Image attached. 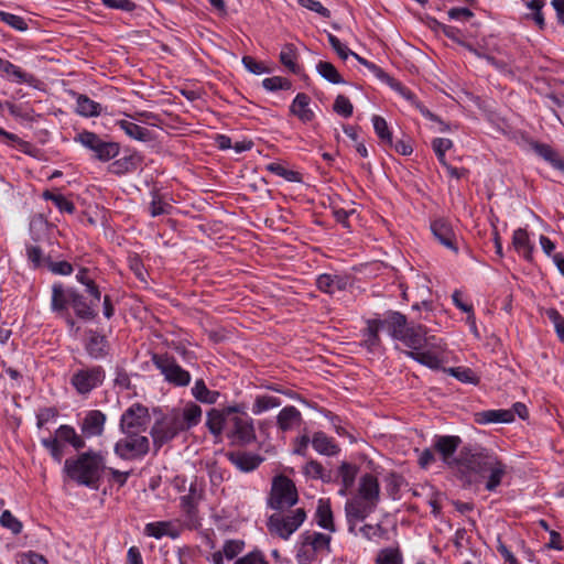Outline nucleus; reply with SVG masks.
<instances>
[{"mask_svg": "<svg viewBox=\"0 0 564 564\" xmlns=\"http://www.w3.org/2000/svg\"><path fill=\"white\" fill-rule=\"evenodd\" d=\"M200 420L202 408L194 402H188L181 409H173L153 424L151 436L154 446L160 448L181 432L196 426Z\"/></svg>", "mask_w": 564, "mask_h": 564, "instance_id": "f257e3e1", "label": "nucleus"}, {"mask_svg": "<svg viewBox=\"0 0 564 564\" xmlns=\"http://www.w3.org/2000/svg\"><path fill=\"white\" fill-rule=\"evenodd\" d=\"M467 477L475 478V482H484L488 491H495L507 475V465L494 453L480 451L467 454L460 459Z\"/></svg>", "mask_w": 564, "mask_h": 564, "instance_id": "f03ea898", "label": "nucleus"}, {"mask_svg": "<svg viewBox=\"0 0 564 564\" xmlns=\"http://www.w3.org/2000/svg\"><path fill=\"white\" fill-rule=\"evenodd\" d=\"M106 469L105 457L101 453L87 451L64 463L65 475L79 486L97 489L102 473Z\"/></svg>", "mask_w": 564, "mask_h": 564, "instance_id": "7ed1b4c3", "label": "nucleus"}, {"mask_svg": "<svg viewBox=\"0 0 564 564\" xmlns=\"http://www.w3.org/2000/svg\"><path fill=\"white\" fill-rule=\"evenodd\" d=\"M409 348L404 354L413 360L432 369L441 366L440 358L432 351L438 347L435 336L427 334V328L423 325L409 326L398 338Z\"/></svg>", "mask_w": 564, "mask_h": 564, "instance_id": "20e7f679", "label": "nucleus"}, {"mask_svg": "<svg viewBox=\"0 0 564 564\" xmlns=\"http://www.w3.org/2000/svg\"><path fill=\"white\" fill-rule=\"evenodd\" d=\"M332 535L329 533H321L316 531L303 532L296 543L295 558L299 564H311L324 556H328L330 549Z\"/></svg>", "mask_w": 564, "mask_h": 564, "instance_id": "39448f33", "label": "nucleus"}, {"mask_svg": "<svg viewBox=\"0 0 564 564\" xmlns=\"http://www.w3.org/2000/svg\"><path fill=\"white\" fill-rule=\"evenodd\" d=\"M74 141L90 151L93 158L101 162H108L115 159L120 151L119 143L104 140L95 132L87 130L77 133Z\"/></svg>", "mask_w": 564, "mask_h": 564, "instance_id": "423d86ee", "label": "nucleus"}, {"mask_svg": "<svg viewBox=\"0 0 564 564\" xmlns=\"http://www.w3.org/2000/svg\"><path fill=\"white\" fill-rule=\"evenodd\" d=\"M306 513L297 508L289 514L274 513L268 520L269 531L281 539L288 540L305 521Z\"/></svg>", "mask_w": 564, "mask_h": 564, "instance_id": "0eeeda50", "label": "nucleus"}, {"mask_svg": "<svg viewBox=\"0 0 564 564\" xmlns=\"http://www.w3.org/2000/svg\"><path fill=\"white\" fill-rule=\"evenodd\" d=\"M124 437L115 444V454L122 459L133 460L144 457L150 449L149 438L140 433H123Z\"/></svg>", "mask_w": 564, "mask_h": 564, "instance_id": "6e6552de", "label": "nucleus"}, {"mask_svg": "<svg viewBox=\"0 0 564 564\" xmlns=\"http://www.w3.org/2000/svg\"><path fill=\"white\" fill-rule=\"evenodd\" d=\"M297 502L295 485L285 476H278L273 479L269 506L275 510H283Z\"/></svg>", "mask_w": 564, "mask_h": 564, "instance_id": "1a4fd4ad", "label": "nucleus"}, {"mask_svg": "<svg viewBox=\"0 0 564 564\" xmlns=\"http://www.w3.org/2000/svg\"><path fill=\"white\" fill-rule=\"evenodd\" d=\"M104 380L105 370L102 367L93 366L77 369L70 378V383L79 394H88L99 387Z\"/></svg>", "mask_w": 564, "mask_h": 564, "instance_id": "9d476101", "label": "nucleus"}, {"mask_svg": "<svg viewBox=\"0 0 564 564\" xmlns=\"http://www.w3.org/2000/svg\"><path fill=\"white\" fill-rule=\"evenodd\" d=\"M152 361L170 383L180 387H185L189 383V372L184 370L173 358L166 355H154Z\"/></svg>", "mask_w": 564, "mask_h": 564, "instance_id": "9b49d317", "label": "nucleus"}, {"mask_svg": "<svg viewBox=\"0 0 564 564\" xmlns=\"http://www.w3.org/2000/svg\"><path fill=\"white\" fill-rule=\"evenodd\" d=\"M150 420L148 408L134 403L122 413L120 430L122 433H141L147 430Z\"/></svg>", "mask_w": 564, "mask_h": 564, "instance_id": "f8f14e48", "label": "nucleus"}, {"mask_svg": "<svg viewBox=\"0 0 564 564\" xmlns=\"http://www.w3.org/2000/svg\"><path fill=\"white\" fill-rule=\"evenodd\" d=\"M462 444V438L456 435H441L436 436L433 442V448L441 455L442 460L448 466H457L460 473L465 471V468L460 465V459L470 452H462L458 459H454L453 455Z\"/></svg>", "mask_w": 564, "mask_h": 564, "instance_id": "ddd939ff", "label": "nucleus"}, {"mask_svg": "<svg viewBox=\"0 0 564 564\" xmlns=\"http://www.w3.org/2000/svg\"><path fill=\"white\" fill-rule=\"evenodd\" d=\"M377 507L378 506L373 502L364 500L358 496H354L348 499L345 505V513L349 525V532L357 535L358 533L355 532L357 523L364 521L377 509Z\"/></svg>", "mask_w": 564, "mask_h": 564, "instance_id": "4468645a", "label": "nucleus"}, {"mask_svg": "<svg viewBox=\"0 0 564 564\" xmlns=\"http://www.w3.org/2000/svg\"><path fill=\"white\" fill-rule=\"evenodd\" d=\"M229 423L231 424L230 436L235 438V441L248 444L256 438V432L253 427V421L248 415L242 416H234L230 419Z\"/></svg>", "mask_w": 564, "mask_h": 564, "instance_id": "2eb2a0df", "label": "nucleus"}, {"mask_svg": "<svg viewBox=\"0 0 564 564\" xmlns=\"http://www.w3.org/2000/svg\"><path fill=\"white\" fill-rule=\"evenodd\" d=\"M0 76L9 82L29 86H35L37 79L34 75L23 70L20 66L14 65L8 59L0 57Z\"/></svg>", "mask_w": 564, "mask_h": 564, "instance_id": "dca6fc26", "label": "nucleus"}, {"mask_svg": "<svg viewBox=\"0 0 564 564\" xmlns=\"http://www.w3.org/2000/svg\"><path fill=\"white\" fill-rule=\"evenodd\" d=\"M245 549V542L239 539L226 540L219 550L210 553L206 558L213 564H225L236 558Z\"/></svg>", "mask_w": 564, "mask_h": 564, "instance_id": "f3484780", "label": "nucleus"}, {"mask_svg": "<svg viewBox=\"0 0 564 564\" xmlns=\"http://www.w3.org/2000/svg\"><path fill=\"white\" fill-rule=\"evenodd\" d=\"M106 421L107 416L101 411H88L80 423V430L83 435L86 437H95L102 435Z\"/></svg>", "mask_w": 564, "mask_h": 564, "instance_id": "a211bd4d", "label": "nucleus"}, {"mask_svg": "<svg viewBox=\"0 0 564 564\" xmlns=\"http://www.w3.org/2000/svg\"><path fill=\"white\" fill-rule=\"evenodd\" d=\"M350 285L348 276L338 274H321L316 279V286L319 291L329 295H335L338 292L346 291Z\"/></svg>", "mask_w": 564, "mask_h": 564, "instance_id": "6ab92c4d", "label": "nucleus"}, {"mask_svg": "<svg viewBox=\"0 0 564 564\" xmlns=\"http://www.w3.org/2000/svg\"><path fill=\"white\" fill-rule=\"evenodd\" d=\"M431 230L440 243L454 252L458 251L457 238L448 221L436 219L431 224Z\"/></svg>", "mask_w": 564, "mask_h": 564, "instance_id": "aec40b11", "label": "nucleus"}, {"mask_svg": "<svg viewBox=\"0 0 564 564\" xmlns=\"http://www.w3.org/2000/svg\"><path fill=\"white\" fill-rule=\"evenodd\" d=\"M356 496L378 506L380 502V485L377 477L371 474L361 476Z\"/></svg>", "mask_w": 564, "mask_h": 564, "instance_id": "412c9836", "label": "nucleus"}, {"mask_svg": "<svg viewBox=\"0 0 564 564\" xmlns=\"http://www.w3.org/2000/svg\"><path fill=\"white\" fill-rule=\"evenodd\" d=\"M116 126L119 127L129 138L141 141L150 142L154 139L152 131L143 128L128 117L116 121Z\"/></svg>", "mask_w": 564, "mask_h": 564, "instance_id": "4be33fe9", "label": "nucleus"}, {"mask_svg": "<svg viewBox=\"0 0 564 564\" xmlns=\"http://www.w3.org/2000/svg\"><path fill=\"white\" fill-rule=\"evenodd\" d=\"M383 328L381 319L367 321V327L362 330L361 345L369 351H376L380 347L379 330Z\"/></svg>", "mask_w": 564, "mask_h": 564, "instance_id": "5701e85b", "label": "nucleus"}, {"mask_svg": "<svg viewBox=\"0 0 564 564\" xmlns=\"http://www.w3.org/2000/svg\"><path fill=\"white\" fill-rule=\"evenodd\" d=\"M310 101L311 99L307 95L300 93L290 106L291 113L304 123L311 122L314 119V111L310 107Z\"/></svg>", "mask_w": 564, "mask_h": 564, "instance_id": "b1692460", "label": "nucleus"}, {"mask_svg": "<svg viewBox=\"0 0 564 564\" xmlns=\"http://www.w3.org/2000/svg\"><path fill=\"white\" fill-rule=\"evenodd\" d=\"M475 422L478 424L511 423L513 422V411L503 409L480 411L475 413Z\"/></svg>", "mask_w": 564, "mask_h": 564, "instance_id": "393cba45", "label": "nucleus"}, {"mask_svg": "<svg viewBox=\"0 0 564 564\" xmlns=\"http://www.w3.org/2000/svg\"><path fill=\"white\" fill-rule=\"evenodd\" d=\"M313 448L321 455L335 456L339 452L338 445L324 432H315L311 440Z\"/></svg>", "mask_w": 564, "mask_h": 564, "instance_id": "a878e982", "label": "nucleus"}, {"mask_svg": "<svg viewBox=\"0 0 564 564\" xmlns=\"http://www.w3.org/2000/svg\"><path fill=\"white\" fill-rule=\"evenodd\" d=\"M532 149L552 167L564 173V160L552 147H550L549 144L534 142L532 143Z\"/></svg>", "mask_w": 564, "mask_h": 564, "instance_id": "bb28decb", "label": "nucleus"}, {"mask_svg": "<svg viewBox=\"0 0 564 564\" xmlns=\"http://www.w3.org/2000/svg\"><path fill=\"white\" fill-rule=\"evenodd\" d=\"M229 460L239 470L249 473L254 470L263 459L260 456L250 453H232L229 455Z\"/></svg>", "mask_w": 564, "mask_h": 564, "instance_id": "cd10ccee", "label": "nucleus"}, {"mask_svg": "<svg viewBox=\"0 0 564 564\" xmlns=\"http://www.w3.org/2000/svg\"><path fill=\"white\" fill-rule=\"evenodd\" d=\"M69 305L80 318L90 319L95 317L94 303L87 304L84 296L73 289H69Z\"/></svg>", "mask_w": 564, "mask_h": 564, "instance_id": "c85d7f7f", "label": "nucleus"}, {"mask_svg": "<svg viewBox=\"0 0 564 564\" xmlns=\"http://www.w3.org/2000/svg\"><path fill=\"white\" fill-rule=\"evenodd\" d=\"M86 351L94 359L105 357L108 351L105 336L90 332L86 341Z\"/></svg>", "mask_w": 564, "mask_h": 564, "instance_id": "c756f323", "label": "nucleus"}, {"mask_svg": "<svg viewBox=\"0 0 564 564\" xmlns=\"http://www.w3.org/2000/svg\"><path fill=\"white\" fill-rule=\"evenodd\" d=\"M381 322L383 323V327H387L394 339H398L409 327L406 317L399 312L390 313L388 317Z\"/></svg>", "mask_w": 564, "mask_h": 564, "instance_id": "7c9ffc66", "label": "nucleus"}, {"mask_svg": "<svg viewBox=\"0 0 564 564\" xmlns=\"http://www.w3.org/2000/svg\"><path fill=\"white\" fill-rule=\"evenodd\" d=\"M316 523L330 533L335 532L333 512L328 501L321 499L315 513Z\"/></svg>", "mask_w": 564, "mask_h": 564, "instance_id": "2f4dec72", "label": "nucleus"}, {"mask_svg": "<svg viewBox=\"0 0 564 564\" xmlns=\"http://www.w3.org/2000/svg\"><path fill=\"white\" fill-rule=\"evenodd\" d=\"M102 107L99 102L90 99L87 95H76V112L82 117H97Z\"/></svg>", "mask_w": 564, "mask_h": 564, "instance_id": "473e14b6", "label": "nucleus"}, {"mask_svg": "<svg viewBox=\"0 0 564 564\" xmlns=\"http://www.w3.org/2000/svg\"><path fill=\"white\" fill-rule=\"evenodd\" d=\"M512 243L516 250L527 260H532L534 247L530 242L529 235L525 229L519 228L513 231Z\"/></svg>", "mask_w": 564, "mask_h": 564, "instance_id": "72a5a7b5", "label": "nucleus"}, {"mask_svg": "<svg viewBox=\"0 0 564 564\" xmlns=\"http://www.w3.org/2000/svg\"><path fill=\"white\" fill-rule=\"evenodd\" d=\"M276 421L282 431H289L301 421V412L293 405L285 406L278 414Z\"/></svg>", "mask_w": 564, "mask_h": 564, "instance_id": "f704fd0d", "label": "nucleus"}, {"mask_svg": "<svg viewBox=\"0 0 564 564\" xmlns=\"http://www.w3.org/2000/svg\"><path fill=\"white\" fill-rule=\"evenodd\" d=\"M69 289L65 290L61 283L52 286L51 306L54 312L64 313L69 305Z\"/></svg>", "mask_w": 564, "mask_h": 564, "instance_id": "c9c22d12", "label": "nucleus"}, {"mask_svg": "<svg viewBox=\"0 0 564 564\" xmlns=\"http://www.w3.org/2000/svg\"><path fill=\"white\" fill-rule=\"evenodd\" d=\"M56 438L69 443L75 449L85 447V440L77 434L75 429L70 425H61L56 430Z\"/></svg>", "mask_w": 564, "mask_h": 564, "instance_id": "e433bc0d", "label": "nucleus"}, {"mask_svg": "<svg viewBox=\"0 0 564 564\" xmlns=\"http://www.w3.org/2000/svg\"><path fill=\"white\" fill-rule=\"evenodd\" d=\"M192 394L197 401L207 404L216 403L219 398V392L209 390L202 379L195 381Z\"/></svg>", "mask_w": 564, "mask_h": 564, "instance_id": "4c0bfd02", "label": "nucleus"}, {"mask_svg": "<svg viewBox=\"0 0 564 564\" xmlns=\"http://www.w3.org/2000/svg\"><path fill=\"white\" fill-rule=\"evenodd\" d=\"M144 532L149 536L161 539L163 536H175L173 527L170 522L160 521L148 523L144 528Z\"/></svg>", "mask_w": 564, "mask_h": 564, "instance_id": "58836bf2", "label": "nucleus"}, {"mask_svg": "<svg viewBox=\"0 0 564 564\" xmlns=\"http://www.w3.org/2000/svg\"><path fill=\"white\" fill-rule=\"evenodd\" d=\"M316 70L324 79L332 84H345V80L343 79L341 75L338 73L336 67L329 62L319 61L316 64Z\"/></svg>", "mask_w": 564, "mask_h": 564, "instance_id": "ea45409f", "label": "nucleus"}, {"mask_svg": "<svg viewBox=\"0 0 564 564\" xmlns=\"http://www.w3.org/2000/svg\"><path fill=\"white\" fill-rule=\"evenodd\" d=\"M267 171L271 172L274 175H278L284 178L288 182H301V174L296 171L289 170L283 164L279 162H271L265 166Z\"/></svg>", "mask_w": 564, "mask_h": 564, "instance_id": "a19ab883", "label": "nucleus"}, {"mask_svg": "<svg viewBox=\"0 0 564 564\" xmlns=\"http://www.w3.org/2000/svg\"><path fill=\"white\" fill-rule=\"evenodd\" d=\"M281 405V400L273 395H258L252 405V413L258 415Z\"/></svg>", "mask_w": 564, "mask_h": 564, "instance_id": "79ce46f5", "label": "nucleus"}, {"mask_svg": "<svg viewBox=\"0 0 564 564\" xmlns=\"http://www.w3.org/2000/svg\"><path fill=\"white\" fill-rule=\"evenodd\" d=\"M296 50L292 44H286L282 47L280 52V61L281 63L289 68L292 73H300V67L296 64Z\"/></svg>", "mask_w": 564, "mask_h": 564, "instance_id": "37998d69", "label": "nucleus"}, {"mask_svg": "<svg viewBox=\"0 0 564 564\" xmlns=\"http://www.w3.org/2000/svg\"><path fill=\"white\" fill-rule=\"evenodd\" d=\"M377 564H403V557L399 547L390 546L379 551Z\"/></svg>", "mask_w": 564, "mask_h": 564, "instance_id": "c03bdc74", "label": "nucleus"}, {"mask_svg": "<svg viewBox=\"0 0 564 564\" xmlns=\"http://www.w3.org/2000/svg\"><path fill=\"white\" fill-rule=\"evenodd\" d=\"M225 422V413L221 411L213 409L207 413L206 425L214 435H219L223 432Z\"/></svg>", "mask_w": 564, "mask_h": 564, "instance_id": "a18cd8bd", "label": "nucleus"}, {"mask_svg": "<svg viewBox=\"0 0 564 564\" xmlns=\"http://www.w3.org/2000/svg\"><path fill=\"white\" fill-rule=\"evenodd\" d=\"M372 124L375 132L381 142L392 145V134L388 128L387 121L382 117L376 115L372 117Z\"/></svg>", "mask_w": 564, "mask_h": 564, "instance_id": "49530a36", "label": "nucleus"}, {"mask_svg": "<svg viewBox=\"0 0 564 564\" xmlns=\"http://www.w3.org/2000/svg\"><path fill=\"white\" fill-rule=\"evenodd\" d=\"M108 169L109 172L115 175H123L129 172H132L135 169V166L132 156H124L112 162Z\"/></svg>", "mask_w": 564, "mask_h": 564, "instance_id": "de8ad7c7", "label": "nucleus"}, {"mask_svg": "<svg viewBox=\"0 0 564 564\" xmlns=\"http://www.w3.org/2000/svg\"><path fill=\"white\" fill-rule=\"evenodd\" d=\"M0 524L10 530L13 534H19L22 532L23 524L22 522L15 518L11 511L4 510L0 516Z\"/></svg>", "mask_w": 564, "mask_h": 564, "instance_id": "09e8293b", "label": "nucleus"}, {"mask_svg": "<svg viewBox=\"0 0 564 564\" xmlns=\"http://www.w3.org/2000/svg\"><path fill=\"white\" fill-rule=\"evenodd\" d=\"M43 196L44 198L52 200L62 213L73 214L75 210L74 204L62 194L45 192Z\"/></svg>", "mask_w": 564, "mask_h": 564, "instance_id": "8fccbe9b", "label": "nucleus"}, {"mask_svg": "<svg viewBox=\"0 0 564 564\" xmlns=\"http://www.w3.org/2000/svg\"><path fill=\"white\" fill-rule=\"evenodd\" d=\"M172 205L165 202L161 196L154 194L150 203L149 212L152 217L167 215L171 213Z\"/></svg>", "mask_w": 564, "mask_h": 564, "instance_id": "3c124183", "label": "nucleus"}, {"mask_svg": "<svg viewBox=\"0 0 564 564\" xmlns=\"http://www.w3.org/2000/svg\"><path fill=\"white\" fill-rule=\"evenodd\" d=\"M447 372L464 383H478V377L474 371L466 367H456L447 369Z\"/></svg>", "mask_w": 564, "mask_h": 564, "instance_id": "603ef678", "label": "nucleus"}, {"mask_svg": "<svg viewBox=\"0 0 564 564\" xmlns=\"http://www.w3.org/2000/svg\"><path fill=\"white\" fill-rule=\"evenodd\" d=\"M453 147V142L447 138H435L432 141V149L435 152L441 164H445V153Z\"/></svg>", "mask_w": 564, "mask_h": 564, "instance_id": "864d4df0", "label": "nucleus"}, {"mask_svg": "<svg viewBox=\"0 0 564 564\" xmlns=\"http://www.w3.org/2000/svg\"><path fill=\"white\" fill-rule=\"evenodd\" d=\"M545 315L553 324L558 339L564 343V317L555 308H547Z\"/></svg>", "mask_w": 564, "mask_h": 564, "instance_id": "5fc2aeb1", "label": "nucleus"}, {"mask_svg": "<svg viewBox=\"0 0 564 564\" xmlns=\"http://www.w3.org/2000/svg\"><path fill=\"white\" fill-rule=\"evenodd\" d=\"M356 476H357V467L351 465V464H348V463H343L339 467V477L341 479V484L346 487V488H351L354 482H355V479H356Z\"/></svg>", "mask_w": 564, "mask_h": 564, "instance_id": "6e6d98bb", "label": "nucleus"}, {"mask_svg": "<svg viewBox=\"0 0 564 564\" xmlns=\"http://www.w3.org/2000/svg\"><path fill=\"white\" fill-rule=\"evenodd\" d=\"M352 110H354L352 104L346 96L338 95L336 97L335 102H334V111L337 115H339L344 118H348L352 115Z\"/></svg>", "mask_w": 564, "mask_h": 564, "instance_id": "4d7b16f0", "label": "nucleus"}, {"mask_svg": "<svg viewBox=\"0 0 564 564\" xmlns=\"http://www.w3.org/2000/svg\"><path fill=\"white\" fill-rule=\"evenodd\" d=\"M359 534L369 541L383 538L386 530L380 524H365L360 527Z\"/></svg>", "mask_w": 564, "mask_h": 564, "instance_id": "13d9d810", "label": "nucleus"}, {"mask_svg": "<svg viewBox=\"0 0 564 564\" xmlns=\"http://www.w3.org/2000/svg\"><path fill=\"white\" fill-rule=\"evenodd\" d=\"M262 86L269 91H275L279 89H289L291 87V83L284 77L273 76L264 78L262 80Z\"/></svg>", "mask_w": 564, "mask_h": 564, "instance_id": "bf43d9fd", "label": "nucleus"}, {"mask_svg": "<svg viewBox=\"0 0 564 564\" xmlns=\"http://www.w3.org/2000/svg\"><path fill=\"white\" fill-rule=\"evenodd\" d=\"M0 20L18 31H24L28 29V24L24 19L12 13L0 11Z\"/></svg>", "mask_w": 564, "mask_h": 564, "instance_id": "052dcab7", "label": "nucleus"}, {"mask_svg": "<svg viewBox=\"0 0 564 564\" xmlns=\"http://www.w3.org/2000/svg\"><path fill=\"white\" fill-rule=\"evenodd\" d=\"M42 445L50 452L52 457L57 462L61 463L63 457V447L59 444L58 440L56 437L53 438H43L41 441Z\"/></svg>", "mask_w": 564, "mask_h": 564, "instance_id": "680f3d73", "label": "nucleus"}, {"mask_svg": "<svg viewBox=\"0 0 564 564\" xmlns=\"http://www.w3.org/2000/svg\"><path fill=\"white\" fill-rule=\"evenodd\" d=\"M235 564H269L260 551H252L236 558Z\"/></svg>", "mask_w": 564, "mask_h": 564, "instance_id": "e2e57ef3", "label": "nucleus"}, {"mask_svg": "<svg viewBox=\"0 0 564 564\" xmlns=\"http://www.w3.org/2000/svg\"><path fill=\"white\" fill-rule=\"evenodd\" d=\"M104 6L109 9L121 10L124 12H132L137 6L131 0H100Z\"/></svg>", "mask_w": 564, "mask_h": 564, "instance_id": "0e129e2a", "label": "nucleus"}, {"mask_svg": "<svg viewBox=\"0 0 564 564\" xmlns=\"http://www.w3.org/2000/svg\"><path fill=\"white\" fill-rule=\"evenodd\" d=\"M328 42L341 59H347L352 54V51L343 44L337 36L328 34Z\"/></svg>", "mask_w": 564, "mask_h": 564, "instance_id": "69168bd1", "label": "nucleus"}, {"mask_svg": "<svg viewBox=\"0 0 564 564\" xmlns=\"http://www.w3.org/2000/svg\"><path fill=\"white\" fill-rule=\"evenodd\" d=\"M303 473L305 476L311 477L313 479H322L324 477V468L316 460H310L303 467Z\"/></svg>", "mask_w": 564, "mask_h": 564, "instance_id": "338daca9", "label": "nucleus"}, {"mask_svg": "<svg viewBox=\"0 0 564 564\" xmlns=\"http://www.w3.org/2000/svg\"><path fill=\"white\" fill-rule=\"evenodd\" d=\"M242 64L252 74L261 75L264 73H269V69L262 63L256 61L251 56H243Z\"/></svg>", "mask_w": 564, "mask_h": 564, "instance_id": "774afa93", "label": "nucleus"}]
</instances>
